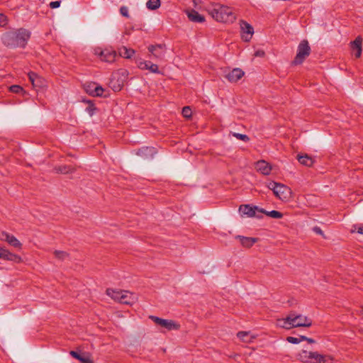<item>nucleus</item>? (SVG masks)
Instances as JSON below:
<instances>
[{
  "instance_id": "1",
  "label": "nucleus",
  "mask_w": 363,
  "mask_h": 363,
  "mask_svg": "<svg viewBox=\"0 0 363 363\" xmlns=\"http://www.w3.org/2000/svg\"><path fill=\"white\" fill-rule=\"evenodd\" d=\"M31 36V32L24 28L12 29L1 35L2 43L8 48H25Z\"/></svg>"
},
{
  "instance_id": "2",
  "label": "nucleus",
  "mask_w": 363,
  "mask_h": 363,
  "mask_svg": "<svg viewBox=\"0 0 363 363\" xmlns=\"http://www.w3.org/2000/svg\"><path fill=\"white\" fill-rule=\"evenodd\" d=\"M208 13L218 22L232 23L236 19L232 8L219 4H213L208 9Z\"/></svg>"
},
{
  "instance_id": "3",
  "label": "nucleus",
  "mask_w": 363,
  "mask_h": 363,
  "mask_svg": "<svg viewBox=\"0 0 363 363\" xmlns=\"http://www.w3.org/2000/svg\"><path fill=\"white\" fill-rule=\"evenodd\" d=\"M311 54V47L307 40L301 41L297 48V53L292 62V65H297L303 62L305 59Z\"/></svg>"
},
{
  "instance_id": "4",
  "label": "nucleus",
  "mask_w": 363,
  "mask_h": 363,
  "mask_svg": "<svg viewBox=\"0 0 363 363\" xmlns=\"http://www.w3.org/2000/svg\"><path fill=\"white\" fill-rule=\"evenodd\" d=\"M149 318L156 325H160L167 330H177L180 328V325L173 320L163 319L155 315H150Z\"/></svg>"
},
{
  "instance_id": "5",
  "label": "nucleus",
  "mask_w": 363,
  "mask_h": 363,
  "mask_svg": "<svg viewBox=\"0 0 363 363\" xmlns=\"http://www.w3.org/2000/svg\"><path fill=\"white\" fill-rule=\"evenodd\" d=\"M94 53L99 57L101 61L111 63L116 60V52L111 49L106 48L101 50L98 48L95 49Z\"/></svg>"
},
{
  "instance_id": "6",
  "label": "nucleus",
  "mask_w": 363,
  "mask_h": 363,
  "mask_svg": "<svg viewBox=\"0 0 363 363\" xmlns=\"http://www.w3.org/2000/svg\"><path fill=\"white\" fill-rule=\"evenodd\" d=\"M291 321L293 328L306 327L308 328L312 325V320L307 316L303 315H295L290 313Z\"/></svg>"
},
{
  "instance_id": "7",
  "label": "nucleus",
  "mask_w": 363,
  "mask_h": 363,
  "mask_svg": "<svg viewBox=\"0 0 363 363\" xmlns=\"http://www.w3.org/2000/svg\"><path fill=\"white\" fill-rule=\"evenodd\" d=\"M147 49L155 58L160 60L164 58L167 50L165 44L151 45L147 48Z\"/></svg>"
},
{
  "instance_id": "8",
  "label": "nucleus",
  "mask_w": 363,
  "mask_h": 363,
  "mask_svg": "<svg viewBox=\"0 0 363 363\" xmlns=\"http://www.w3.org/2000/svg\"><path fill=\"white\" fill-rule=\"evenodd\" d=\"M281 201H287L291 196V191L287 186L279 183L273 192Z\"/></svg>"
},
{
  "instance_id": "9",
  "label": "nucleus",
  "mask_w": 363,
  "mask_h": 363,
  "mask_svg": "<svg viewBox=\"0 0 363 363\" xmlns=\"http://www.w3.org/2000/svg\"><path fill=\"white\" fill-rule=\"evenodd\" d=\"M261 208L256 206H250L249 204L241 205L239 208V211L242 216H247V217H257L258 218H262V216L256 214V211L259 213Z\"/></svg>"
},
{
  "instance_id": "10",
  "label": "nucleus",
  "mask_w": 363,
  "mask_h": 363,
  "mask_svg": "<svg viewBox=\"0 0 363 363\" xmlns=\"http://www.w3.org/2000/svg\"><path fill=\"white\" fill-rule=\"evenodd\" d=\"M240 29L242 39L245 42H249L254 33L253 27L245 21H240Z\"/></svg>"
},
{
  "instance_id": "11",
  "label": "nucleus",
  "mask_w": 363,
  "mask_h": 363,
  "mask_svg": "<svg viewBox=\"0 0 363 363\" xmlns=\"http://www.w3.org/2000/svg\"><path fill=\"white\" fill-rule=\"evenodd\" d=\"M0 240L7 242L10 245L14 247L19 249L21 248L22 244L20 242V241L13 235H10L5 231H1L0 233Z\"/></svg>"
},
{
  "instance_id": "12",
  "label": "nucleus",
  "mask_w": 363,
  "mask_h": 363,
  "mask_svg": "<svg viewBox=\"0 0 363 363\" xmlns=\"http://www.w3.org/2000/svg\"><path fill=\"white\" fill-rule=\"evenodd\" d=\"M0 259L12 261L16 263L22 262V258L20 256L11 253L8 250L3 247H0Z\"/></svg>"
},
{
  "instance_id": "13",
  "label": "nucleus",
  "mask_w": 363,
  "mask_h": 363,
  "mask_svg": "<svg viewBox=\"0 0 363 363\" xmlns=\"http://www.w3.org/2000/svg\"><path fill=\"white\" fill-rule=\"evenodd\" d=\"M70 355L76 359L80 361L82 363H93L94 361L91 358L89 353L82 352L81 350L70 351Z\"/></svg>"
},
{
  "instance_id": "14",
  "label": "nucleus",
  "mask_w": 363,
  "mask_h": 363,
  "mask_svg": "<svg viewBox=\"0 0 363 363\" xmlns=\"http://www.w3.org/2000/svg\"><path fill=\"white\" fill-rule=\"evenodd\" d=\"M256 170L263 175H269L272 171V166L265 160H259L255 163Z\"/></svg>"
},
{
  "instance_id": "15",
  "label": "nucleus",
  "mask_w": 363,
  "mask_h": 363,
  "mask_svg": "<svg viewBox=\"0 0 363 363\" xmlns=\"http://www.w3.org/2000/svg\"><path fill=\"white\" fill-rule=\"evenodd\" d=\"M244 72L240 68H235L225 74V78L230 82H236L244 76Z\"/></svg>"
},
{
  "instance_id": "16",
  "label": "nucleus",
  "mask_w": 363,
  "mask_h": 363,
  "mask_svg": "<svg viewBox=\"0 0 363 363\" xmlns=\"http://www.w3.org/2000/svg\"><path fill=\"white\" fill-rule=\"evenodd\" d=\"M308 357L309 359H314L317 362V363H325L329 361H333L334 359L330 355H323L318 354L316 352H311L308 353Z\"/></svg>"
},
{
  "instance_id": "17",
  "label": "nucleus",
  "mask_w": 363,
  "mask_h": 363,
  "mask_svg": "<svg viewBox=\"0 0 363 363\" xmlns=\"http://www.w3.org/2000/svg\"><path fill=\"white\" fill-rule=\"evenodd\" d=\"M157 153L156 149L153 147H143L138 150L136 154L144 158H152Z\"/></svg>"
},
{
  "instance_id": "18",
  "label": "nucleus",
  "mask_w": 363,
  "mask_h": 363,
  "mask_svg": "<svg viewBox=\"0 0 363 363\" xmlns=\"http://www.w3.org/2000/svg\"><path fill=\"white\" fill-rule=\"evenodd\" d=\"M137 300V297L133 294L130 293L128 291H123L122 296H121V303L131 305L134 303Z\"/></svg>"
},
{
  "instance_id": "19",
  "label": "nucleus",
  "mask_w": 363,
  "mask_h": 363,
  "mask_svg": "<svg viewBox=\"0 0 363 363\" xmlns=\"http://www.w3.org/2000/svg\"><path fill=\"white\" fill-rule=\"evenodd\" d=\"M186 15L189 19L194 23H202L205 21L204 16L194 9L186 11Z\"/></svg>"
},
{
  "instance_id": "20",
  "label": "nucleus",
  "mask_w": 363,
  "mask_h": 363,
  "mask_svg": "<svg viewBox=\"0 0 363 363\" xmlns=\"http://www.w3.org/2000/svg\"><path fill=\"white\" fill-rule=\"evenodd\" d=\"M362 39L360 36H357L355 40L352 42H351V48L353 50H356L355 57L357 58H359L361 57L362 55Z\"/></svg>"
},
{
  "instance_id": "21",
  "label": "nucleus",
  "mask_w": 363,
  "mask_h": 363,
  "mask_svg": "<svg viewBox=\"0 0 363 363\" xmlns=\"http://www.w3.org/2000/svg\"><path fill=\"white\" fill-rule=\"evenodd\" d=\"M138 67L141 69H148L152 73H159L158 66L150 61H143L138 65Z\"/></svg>"
},
{
  "instance_id": "22",
  "label": "nucleus",
  "mask_w": 363,
  "mask_h": 363,
  "mask_svg": "<svg viewBox=\"0 0 363 363\" xmlns=\"http://www.w3.org/2000/svg\"><path fill=\"white\" fill-rule=\"evenodd\" d=\"M241 243V245L245 247H251L257 241V238L245 237L241 235H238L236 237Z\"/></svg>"
},
{
  "instance_id": "23",
  "label": "nucleus",
  "mask_w": 363,
  "mask_h": 363,
  "mask_svg": "<svg viewBox=\"0 0 363 363\" xmlns=\"http://www.w3.org/2000/svg\"><path fill=\"white\" fill-rule=\"evenodd\" d=\"M277 325L278 327L283 328L287 330L293 328L290 314L285 318L277 319Z\"/></svg>"
},
{
  "instance_id": "24",
  "label": "nucleus",
  "mask_w": 363,
  "mask_h": 363,
  "mask_svg": "<svg viewBox=\"0 0 363 363\" xmlns=\"http://www.w3.org/2000/svg\"><path fill=\"white\" fill-rule=\"evenodd\" d=\"M297 159L301 164L305 165L306 167H311L314 162L313 159L311 157L308 156V155H298Z\"/></svg>"
},
{
  "instance_id": "25",
  "label": "nucleus",
  "mask_w": 363,
  "mask_h": 363,
  "mask_svg": "<svg viewBox=\"0 0 363 363\" xmlns=\"http://www.w3.org/2000/svg\"><path fill=\"white\" fill-rule=\"evenodd\" d=\"M88 87L94 88L93 90L86 89V91L89 92L90 94H91L93 96H101L103 95L104 90L101 86H98L95 83H94L91 85H89Z\"/></svg>"
},
{
  "instance_id": "26",
  "label": "nucleus",
  "mask_w": 363,
  "mask_h": 363,
  "mask_svg": "<svg viewBox=\"0 0 363 363\" xmlns=\"http://www.w3.org/2000/svg\"><path fill=\"white\" fill-rule=\"evenodd\" d=\"M55 170L57 173L60 174H68L75 172L76 169L69 165H61L55 167Z\"/></svg>"
},
{
  "instance_id": "27",
  "label": "nucleus",
  "mask_w": 363,
  "mask_h": 363,
  "mask_svg": "<svg viewBox=\"0 0 363 363\" xmlns=\"http://www.w3.org/2000/svg\"><path fill=\"white\" fill-rule=\"evenodd\" d=\"M118 53L121 57L129 59L135 54V50L122 47L119 49Z\"/></svg>"
},
{
  "instance_id": "28",
  "label": "nucleus",
  "mask_w": 363,
  "mask_h": 363,
  "mask_svg": "<svg viewBox=\"0 0 363 363\" xmlns=\"http://www.w3.org/2000/svg\"><path fill=\"white\" fill-rule=\"evenodd\" d=\"M123 291H114L111 289H106V294L111 297L115 301L121 302V296H122Z\"/></svg>"
},
{
  "instance_id": "29",
  "label": "nucleus",
  "mask_w": 363,
  "mask_h": 363,
  "mask_svg": "<svg viewBox=\"0 0 363 363\" xmlns=\"http://www.w3.org/2000/svg\"><path fill=\"white\" fill-rule=\"evenodd\" d=\"M259 213H264L269 217L274 218H281L283 217V214L277 211L273 210L271 211H267L264 210V208H261L259 210Z\"/></svg>"
},
{
  "instance_id": "30",
  "label": "nucleus",
  "mask_w": 363,
  "mask_h": 363,
  "mask_svg": "<svg viewBox=\"0 0 363 363\" xmlns=\"http://www.w3.org/2000/svg\"><path fill=\"white\" fill-rule=\"evenodd\" d=\"M123 86V82H120L118 79L116 80L115 77H113L110 82V86L114 91H119L121 90Z\"/></svg>"
},
{
  "instance_id": "31",
  "label": "nucleus",
  "mask_w": 363,
  "mask_h": 363,
  "mask_svg": "<svg viewBox=\"0 0 363 363\" xmlns=\"http://www.w3.org/2000/svg\"><path fill=\"white\" fill-rule=\"evenodd\" d=\"M237 336L245 342H250L252 341V339L254 338L253 337L250 336L249 332L245 331L238 332Z\"/></svg>"
},
{
  "instance_id": "32",
  "label": "nucleus",
  "mask_w": 363,
  "mask_h": 363,
  "mask_svg": "<svg viewBox=\"0 0 363 363\" xmlns=\"http://www.w3.org/2000/svg\"><path fill=\"white\" fill-rule=\"evenodd\" d=\"M29 80L34 87H40V84H35L36 81H40V77L35 72H30L28 73Z\"/></svg>"
},
{
  "instance_id": "33",
  "label": "nucleus",
  "mask_w": 363,
  "mask_h": 363,
  "mask_svg": "<svg viewBox=\"0 0 363 363\" xmlns=\"http://www.w3.org/2000/svg\"><path fill=\"white\" fill-rule=\"evenodd\" d=\"M160 0H148L146 6L150 10H155L160 6Z\"/></svg>"
},
{
  "instance_id": "34",
  "label": "nucleus",
  "mask_w": 363,
  "mask_h": 363,
  "mask_svg": "<svg viewBox=\"0 0 363 363\" xmlns=\"http://www.w3.org/2000/svg\"><path fill=\"white\" fill-rule=\"evenodd\" d=\"M54 255L55 257L60 260H65L69 257L68 253L65 251L55 250Z\"/></svg>"
},
{
  "instance_id": "35",
  "label": "nucleus",
  "mask_w": 363,
  "mask_h": 363,
  "mask_svg": "<svg viewBox=\"0 0 363 363\" xmlns=\"http://www.w3.org/2000/svg\"><path fill=\"white\" fill-rule=\"evenodd\" d=\"M233 135L235 138H236L237 139L241 140H242L244 142L250 141V138L247 135L234 133H233Z\"/></svg>"
},
{
  "instance_id": "36",
  "label": "nucleus",
  "mask_w": 363,
  "mask_h": 363,
  "mask_svg": "<svg viewBox=\"0 0 363 363\" xmlns=\"http://www.w3.org/2000/svg\"><path fill=\"white\" fill-rule=\"evenodd\" d=\"M10 91L13 93L19 94L23 92V89L19 85H12L9 88Z\"/></svg>"
},
{
  "instance_id": "37",
  "label": "nucleus",
  "mask_w": 363,
  "mask_h": 363,
  "mask_svg": "<svg viewBox=\"0 0 363 363\" xmlns=\"http://www.w3.org/2000/svg\"><path fill=\"white\" fill-rule=\"evenodd\" d=\"M182 114L185 118H190L191 116V110L189 106H185L182 109Z\"/></svg>"
},
{
  "instance_id": "38",
  "label": "nucleus",
  "mask_w": 363,
  "mask_h": 363,
  "mask_svg": "<svg viewBox=\"0 0 363 363\" xmlns=\"http://www.w3.org/2000/svg\"><path fill=\"white\" fill-rule=\"evenodd\" d=\"M7 23V17L3 13H0V27H4Z\"/></svg>"
},
{
  "instance_id": "39",
  "label": "nucleus",
  "mask_w": 363,
  "mask_h": 363,
  "mask_svg": "<svg viewBox=\"0 0 363 363\" xmlns=\"http://www.w3.org/2000/svg\"><path fill=\"white\" fill-rule=\"evenodd\" d=\"M286 340L289 342L292 343V344H298L300 342V339H298V337H291V336L287 337Z\"/></svg>"
},
{
  "instance_id": "40",
  "label": "nucleus",
  "mask_w": 363,
  "mask_h": 363,
  "mask_svg": "<svg viewBox=\"0 0 363 363\" xmlns=\"http://www.w3.org/2000/svg\"><path fill=\"white\" fill-rule=\"evenodd\" d=\"M120 13L122 16L128 18V9L126 6H121L120 9Z\"/></svg>"
},
{
  "instance_id": "41",
  "label": "nucleus",
  "mask_w": 363,
  "mask_h": 363,
  "mask_svg": "<svg viewBox=\"0 0 363 363\" xmlns=\"http://www.w3.org/2000/svg\"><path fill=\"white\" fill-rule=\"evenodd\" d=\"M60 4H61L60 1H51L50 3L49 6L51 9H57V8L60 7Z\"/></svg>"
},
{
  "instance_id": "42",
  "label": "nucleus",
  "mask_w": 363,
  "mask_h": 363,
  "mask_svg": "<svg viewBox=\"0 0 363 363\" xmlns=\"http://www.w3.org/2000/svg\"><path fill=\"white\" fill-rule=\"evenodd\" d=\"M95 110V107L94 104H90L86 108V111L92 116L94 114V111Z\"/></svg>"
},
{
  "instance_id": "43",
  "label": "nucleus",
  "mask_w": 363,
  "mask_h": 363,
  "mask_svg": "<svg viewBox=\"0 0 363 363\" xmlns=\"http://www.w3.org/2000/svg\"><path fill=\"white\" fill-rule=\"evenodd\" d=\"M279 183H277V182H269V184L267 185L268 188L271 190H272V191L274 192V189L277 188V186L279 185Z\"/></svg>"
},
{
  "instance_id": "44",
  "label": "nucleus",
  "mask_w": 363,
  "mask_h": 363,
  "mask_svg": "<svg viewBox=\"0 0 363 363\" xmlns=\"http://www.w3.org/2000/svg\"><path fill=\"white\" fill-rule=\"evenodd\" d=\"M264 55H265V52L262 50H258L254 54L255 57H263Z\"/></svg>"
},
{
  "instance_id": "45",
  "label": "nucleus",
  "mask_w": 363,
  "mask_h": 363,
  "mask_svg": "<svg viewBox=\"0 0 363 363\" xmlns=\"http://www.w3.org/2000/svg\"><path fill=\"white\" fill-rule=\"evenodd\" d=\"M313 230L317 233V234H319V235H323V230L320 229V227H318V226H315L313 228Z\"/></svg>"
},
{
  "instance_id": "46",
  "label": "nucleus",
  "mask_w": 363,
  "mask_h": 363,
  "mask_svg": "<svg viewBox=\"0 0 363 363\" xmlns=\"http://www.w3.org/2000/svg\"><path fill=\"white\" fill-rule=\"evenodd\" d=\"M355 229L357 230V232L359 234L363 235V225L362 226H354Z\"/></svg>"
},
{
  "instance_id": "47",
  "label": "nucleus",
  "mask_w": 363,
  "mask_h": 363,
  "mask_svg": "<svg viewBox=\"0 0 363 363\" xmlns=\"http://www.w3.org/2000/svg\"><path fill=\"white\" fill-rule=\"evenodd\" d=\"M306 341H307L310 344L314 343L315 342L313 339L310 337H306Z\"/></svg>"
},
{
  "instance_id": "48",
  "label": "nucleus",
  "mask_w": 363,
  "mask_h": 363,
  "mask_svg": "<svg viewBox=\"0 0 363 363\" xmlns=\"http://www.w3.org/2000/svg\"><path fill=\"white\" fill-rule=\"evenodd\" d=\"M306 337H306V336H304V335H300V336H299V337H298V339H300V342H301V341H303V340H306Z\"/></svg>"
},
{
  "instance_id": "49",
  "label": "nucleus",
  "mask_w": 363,
  "mask_h": 363,
  "mask_svg": "<svg viewBox=\"0 0 363 363\" xmlns=\"http://www.w3.org/2000/svg\"><path fill=\"white\" fill-rule=\"evenodd\" d=\"M35 84H40V86H42V79L40 78V81H36Z\"/></svg>"
},
{
  "instance_id": "50",
  "label": "nucleus",
  "mask_w": 363,
  "mask_h": 363,
  "mask_svg": "<svg viewBox=\"0 0 363 363\" xmlns=\"http://www.w3.org/2000/svg\"><path fill=\"white\" fill-rule=\"evenodd\" d=\"M360 313L361 315L363 316V308H362L361 311H360Z\"/></svg>"
}]
</instances>
